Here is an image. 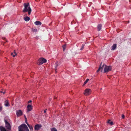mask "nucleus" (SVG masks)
Returning a JSON list of instances; mask_svg holds the SVG:
<instances>
[{
	"label": "nucleus",
	"mask_w": 131,
	"mask_h": 131,
	"mask_svg": "<svg viewBox=\"0 0 131 131\" xmlns=\"http://www.w3.org/2000/svg\"><path fill=\"white\" fill-rule=\"evenodd\" d=\"M2 106H0V112L2 111Z\"/></svg>",
	"instance_id": "obj_23"
},
{
	"label": "nucleus",
	"mask_w": 131,
	"mask_h": 131,
	"mask_svg": "<svg viewBox=\"0 0 131 131\" xmlns=\"http://www.w3.org/2000/svg\"><path fill=\"white\" fill-rule=\"evenodd\" d=\"M32 31L35 32H36L37 31V30L36 29H32Z\"/></svg>",
	"instance_id": "obj_19"
},
{
	"label": "nucleus",
	"mask_w": 131,
	"mask_h": 131,
	"mask_svg": "<svg viewBox=\"0 0 131 131\" xmlns=\"http://www.w3.org/2000/svg\"><path fill=\"white\" fill-rule=\"evenodd\" d=\"M6 127L8 130H10L11 129V127L10 124L6 120H4Z\"/></svg>",
	"instance_id": "obj_4"
},
{
	"label": "nucleus",
	"mask_w": 131,
	"mask_h": 131,
	"mask_svg": "<svg viewBox=\"0 0 131 131\" xmlns=\"http://www.w3.org/2000/svg\"><path fill=\"white\" fill-rule=\"evenodd\" d=\"M116 48V44H114L112 47V50H114Z\"/></svg>",
	"instance_id": "obj_12"
},
{
	"label": "nucleus",
	"mask_w": 131,
	"mask_h": 131,
	"mask_svg": "<svg viewBox=\"0 0 131 131\" xmlns=\"http://www.w3.org/2000/svg\"><path fill=\"white\" fill-rule=\"evenodd\" d=\"M84 44H83L81 47V48L80 49V50H83V48H84Z\"/></svg>",
	"instance_id": "obj_22"
},
{
	"label": "nucleus",
	"mask_w": 131,
	"mask_h": 131,
	"mask_svg": "<svg viewBox=\"0 0 131 131\" xmlns=\"http://www.w3.org/2000/svg\"><path fill=\"white\" fill-rule=\"evenodd\" d=\"M62 47L63 48V51H64L65 50V49L66 48V44L63 45L62 46Z\"/></svg>",
	"instance_id": "obj_18"
},
{
	"label": "nucleus",
	"mask_w": 131,
	"mask_h": 131,
	"mask_svg": "<svg viewBox=\"0 0 131 131\" xmlns=\"http://www.w3.org/2000/svg\"><path fill=\"white\" fill-rule=\"evenodd\" d=\"M27 112H28L32 110V106L30 105H28L27 106Z\"/></svg>",
	"instance_id": "obj_9"
},
{
	"label": "nucleus",
	"mask_w": 131,
	"mask_h": 131,
	"mask_svg": "<svg viewBox=\"0 0 131 131\" xmlns=\"http://www.w3.org/2000/svg\"><path fill=\"white\" fill-rule=\"evenodd\" d=\"M91 93V90L89 89H85V91L84 94L85 96H87L90 95Z\"/></svg>",
	"instance_id": "obj_6"
},
{
	"label": "nucleus",
	"mask_w": 131,
	"mask_h": 131,
	"mask_svg": "<svg viewBox=\"0 0 131 131\" xmlns=\"http://www.w3.org/2000/svg\"><path fill=\"white\" fill-rule=\"evenodd\" d=\"M35 24L37 25H41V22L39 21H36L35 22Z\"/></svg>",
	"instance_id": "obj_13"
},
{
	"label": "nucleus",
	"mask_w": 131,
	"mask_h": 131,
	"mask_svg": "<svg viewBox=\"0 0 131 131\" xmlns=\"http://www.w3.org/2000/svg\"><path fill=\"white\" fill-rule=\"evenodd\" d=\"M104 68V72H106L111 71L112 70V67L111 66H106V65L104 64L102 67H100L99 69L97 70V72L102 70Z\"/></svg>",
	"instance_id": "obj_2"
},
{
	"label": "nucleus",
	"mask_w": 131,
	"mask_h": 131,
	"mask_svg": "<svg viewBox=\"0 0 131 131\" xmlns=\"http://www.w3.org/2000/svg\"><path fill=\"white\" fill-rule=\"evenodd\" d=\"M24 19L26 21H28L29 20L30 18L29 17L26 16L24 17Z\"/></svg>",
	"instance_id": "obj_14"
},
{
	"label": "nucleus",
	"mask_w": 131,
	"mask_h": 131,
	"mask_svg": "<svg viewBox=\"0 0 131 131\" xmlns=\"http://www.w3.org/2000/svg\"><path fill=\"white\" fill-rule=\"evenodd\" d=\"M16 114L17 117L20 116L23 114L22 111L21 110H18L16 111Z\"/></svg>",
	"instance_id": "obj_7"
},
{
	"label": "nucleus",
	"mask_w": 131,
	"mask_h": 131,
	"mask_svg": "<svg viewBox=\"0 0 131 131\" xmlns=\"http://www.w3.org/2000/svg\"><path fill=\"white\" fill-rule=\"evenodd\" d=\"M89 79H87L84 82V84L83 85V86H84L85 84H86L89 81Z\"/></svg>",
	"instance_id": "obj_17"
},
{
	"label": "nucleus",
	"mask_w": 131,
	"mask_h": 131,
	"mask_svg": "<svg viewBox=\"0 0 131 131\" xmlns=\"http://www.w3.org/2000/svg\"><path fill=\"white\" fill-rule=\"evenodd\" d=\"M11 55L14 57H15V56L16 55V53L15 52V51H14L13 52L11 53Z\"/></svg>",
	"instance_id": "obj_16"
},
{
	"label": "nucleus",
	"mask_w": 131,
	"mask_h": 131,
	"mask_svg": "<svg viewBox=\"0 0 131 131\" xmlns=\"http://www.w3.org/2000/svg\"><path fill=\"white\" fill-rule=\"evenodd\" d=\"M6 91H4V92H3V93L4 94L6 93Z\"/></svg>",
	"instance_id": "obj_27"
},
{
	"label": "nucleus",
	"mask_w": 131,
	"mask_h": 131,
	"mask_svg": "<svg viewBox=\"0 0 131 131\" xmlns=\"http://www.w3.org/2000/svg\"><path fill=\"white\" fill-rule=\"evenodd\" d=\"M47 110V109H46L44 111V112L45 113H46V111Z\"/></svg>",
	"instance_id": "obj_26"
},
{
	"label": "nucleus",
	"mask_w": 131,
	"mask_h": 131,
	"mask_svg": "<svg viewBox=\"0 0 131 131\" xmlns=\"http://www.w3.org/2000/svg\"><path fill=\"white\" fill-rule=\"evenodd\" d=\"M18 131H29L27 125L25 124H22L18 127Z\"/></svg>",
	"instance_id": "obj_3"
},
{
	"label": "nucleus",
	"mask_w": 131,
	"mask_h": 131,
	"mask_svg": "<svg viewBox=\"0 0 131 131\" xmlns=\"http://www.w3.org/2000/svg\"><path fill=\"white\" fill-rule=\"evenodd\" d=\"M125 117V116L124 115H122V118H124Z\"/></svg>",
	"instance_id": "obj_24"
},
{
	"label": "nucleus",
	"mask_w": 131,
	"mask_h": 131,
	"mask_svg": "<svg viewBox=\"0 0 131 131\" xmlns=\"http://www.w3.org/2000/svg\"><path fill=\"white\" fill-rule=\"evenodd\" d=\"M108 123L110 124L111 125H113V122H111L110 120L108 121Z\"/></svg>",
	"instance_id": "obj_20"
},
{
	"label": "nucleus",
	"mask_w": 131,
	"mask_h": 131,
	"mask_svg": "<svg viewBox=\"0 0 131 131\" xmlns=\"http://www.w3.org/2000/svg\"><path fill=\"white\" fill-rule=\"evenodd\" d=\"M51 131H57V129L55 128H53L51 129Z\"/></svg>",
	"instance_id": "obj_21"
},
{
	"label": "nucleus",
	"mask_w": 131,
	"mask_h": 131,
	"mask_svg": "<svg viewBox=\"0 0 131 131\" xmlns=\"http://www.w3.org/2000/svg\"><path fill=\"white\" fill-rule=\"evenodd\" d=\"M102 27V25L101 24H99L98 25L97 28L98 31H99L101 30Z\"/></svg>",
	"instance_id": "obj_11"
},
{
	"label": "nucleus",
	"mask_w": 131,
	"mask_h": 131,
	"mask_svg": "<svg viewBox=\"0 0 131 131\" xmlns=\"http://www.w3.org/2000/svg\"><path fill=\"white\" fill-rule=\"evenodd\" d=\"M41 125L40 124H37L35 127V129L36 130H38L41 127Z\"/></svg>",
	"instance_id": "obj_8"
},
{
	"label": "nucleus",
	"mask_w": 131,
	"mask_h": 131,
	"mask_svg": "<svg viewBox=\"0 0 131 131\" xmlns=\"http://www.w3.org/2000/svg\"><path fill=\"white\" fill-rule=\"evenodd\" d=\"M46 60L45 59L42 58H40L38 61L39 63V65L42 64L43 63L46 62Z\"/></svg>",
	"instance_id": "obj_5"
},
{
	"label": "nucleus",
	"mask_w": 131,
	"mask_h": 131,
	"mask_svg": "<svg viewBox=\"0 0 131 131\" xmlns=\"http://www.w3.org/2000/svg\"><path fill=\"white\" fill-rule=\"evenodd\" d=\"M23 6L24 7V8L23 10V12L25 13L27 12L28 15H30L32 10L30 7L29 3H24L23 4Z\"/></svg>",
	"instance_id": "obj_1"
},
{
	"label": "nucleus",
	"mask_w": 131,
	"mask_h": 131,
	"mask_svg": "<svg viewBox=\"0 0 131 131\" xmlns=\"http://www.w3.org/2000/svg\"><path fill=\"white\" fill-rule=\"evenodd\" d=\"M4 105L6 106H9L10 105L9 104L8 101L7 100L5 101V102Z\"/></svg>",
	"instance_id": "obj_10"
},
{
	"label": "nucleus",
	"mask_w": 131,
	"mask_h": 131,
	"mask_svg": "<svg viewBox=\"0 0 131 131\" xmlns=\"http://www.w3.org/2000/svg\"><path fill=\"white\" fill-rule=\"evenodd\" d=\"M27 123V125L29 127V128L30 129V130H33V127L32 126L28 124L27 123Z\"/></svg>",
	"instance_id": "obj_15"
},
{
	"label": "nucleus",
	"mask_w": 131,
	"mask_h": 131,
	"mask_svg": "<svg viewBox=\"0 0 131 131\" xmlns=\"http://www.w3.org/2000/svg\"><path fill=\"white\" fill-rule=\"evenodd\" d=\"M31 102H32V101H31V100H29V101H28V104H29V103H30Z\"/></svg>",
	"instance_id": "obj_25"
},
{
	"label": "nucleus",
	"mask_w": 131,
	"mask_h": 131,
	"mask_svg": "<svg viewBox=\"0 0 131 131\" xmlns=\"http://www.w3.org/2000/svg\"><path fill=\"white\" fill-rule=\"evenodd\" d=\"M3 92L2 91H0V92L1 93H3Z\"/></svg>",
	"instance_id": "obj_28"
}]
</instances>
